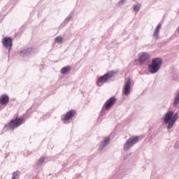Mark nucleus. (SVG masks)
Instances as JSON below:
<instances>
[{"label":"nucleus","mask_w":179,"mask_h":179,"mask_svg":"<svg viewBox=\"0 0 179 179\" xmlns=\"http://www.w3.org/2000/svg\"><path fill=\"white\" fill-rule=\"evenodd\" d=\"M178 119V113H174V112L171 110L165 113L164 122L165 124H167V127H166L167 130H170L171 129L173 128V127L176 124Z\"/></svg>","instance_id":"obj_1"},{"label":"nucleus","mask_w":179,"mask_h":179,"mask_svg":"<svg viewBox=\"0 0 179 179\" xmlns=\"http://www.w3.org/2000/svg\"><path fill=\"white\" fill-rule=\"evenodd\" d=\"M162 65V59L160 57L154 58L152 59L151 64L148 66L149 72L152 74H155L160 70L161 66Z\"/></svg>","instance_id":"obj_2"},{"label":"nucleus","mask_w":179,"mask_h":179,"mask_svg":"<svg viewBox=\"0 0 179 179\" xmlns=\"http://www.w3.org/2000/svg\"><path fill=\"white\" fill-rule=\"evenodd\" d=\"M138 141L139 137L138 136H134L127 140L126 143L123 145V151H129L131 148V147H133L134 145H135V144L138 143Z\"/></svg>","instance_id":"obj_3"},{"label":"nucleus","mask_w":179,"mask_h":179,"mask_svg":"<svg viewBox=\"0 0 179 179\" xmlns=\"http://www.w3.org/2000/svg\"><path fill=\"white\" fill-rule=\"evenodd\" d=\"M117 74L115 71H110L99 78L97 82L98 87H101L103 83H106L107 81L110 80L112 78H113Z\"/></svg>","instance_id":"obj_4"},{"label":"nucleus","mask_w":179,"mask_h":179,"mask_svg":"<svg viewBox=\"0 0 179 179\" xmlns=\"http://www.w3.org/2000/svg\"><path fill=\"white\" fill-rule=\"evenodd\" d=\"M23 122H24L23 118L13 120V121L10 122V124H9V127H10L11 129H14L18 127L19 126L22 125Z\"/></svg>","instance_id":"obj_5"},{"label":"nucleus","mask_w":179,"mask_h":179,"mask_svg":"<svg viewBox=\"0 0 179 179\" xmlns=\"http://www.w3.org/2000/svg\"><path fill=\"white\" fill-rule=\"evenodd\" d=\"M150 57V55L148 54L147 52H141L138 54V62L140 64H142L145 62Z\"/></svg>","instance_id":"obj_6"},{"label":"nucleus","mask_w":179,"mask_h":179,"mask_svg":"<svg viewBox=\"0 0 179 179\" xmlns=\"http://www.w3.org/2000/svg\"><path fill=\"white\" fill-rule=\"evenodd\" d=\"M130 85L131 81L130 79L128 78L126 80V83H124V87H123V94L125 96H128L130 93Z\"/></svg>","instance_id":"obj_7"},{"label":"nucleus","mask_w":179,"mask_h":179,"mask_svg":"<svg viewBox=\"0 0 179 179\" xmlns=\"http://www.w3.org/2000/svg\"><path fill=\"white\" fill-rule=\"evenodd\" d=\"M3 45L6 48H11L13 46V41L10 38L5 37L3 39Z\"/></svg>","instance_id":"obj_8"},{"label":"nucleus","mask_w":179,"mask_h":179,"mask_svg":"<svg viewBox=\"0 0 179 179\" xmlns=\"http://www.w3.org/2000/svg\"><path fill=\"white\" fill-rule=\"evenodd\" d=\"M116 101V99L113 96L109 100L107 101L105 103V108L106 109H109L115 104V101Z\"/></svg>","instance_id":"obj_9"},{"label":"nucleus","mask_w":179,"mask_h":179,"mask_svg":"<svg viewBox=\"0 0 179 179\" xmlns=\"http://www.w3.org/2000/svg\"><path fill=\"white\" fill-rule=\"evenodd\" d=\"M162 27L161 24H157V28H155V30H154L153 31V38L155 40H158L159 39V30H160Z\"/></svg>","instance_id":"obj_10"},{"label":"nucleus","mask_w":179,"mask_h":179,"mask_svg":"<svg viewBox=\"0 0 179 179\" xmlns=\"http://www.w3.org/2000/svg\"><path fill=\"white\" fill-rule=\"evenodd\" d=\"M76 115V110H71L66 113V115L64 117V121L69 120L72 118Z\"/></svg>","instance_id":"obj_11"},{"label":"nucleus","mask_w":179,"mask_h":179,"mask_svg":"<svg viewBox=\"0 0 179 179\" xmlns=\"http://www.w3.org/2000/svg\"><path fill=\"white\" fill-rule=\"evenodd\" d=\"M9 98L6 95H3L0 97V103L3 105H5L8 103Z\"/></svg>","instance_id":"obj_12"},{"label":"nucleus","mask_w":179,"mask_h":179,"mask_svg":"<svg viewBox=\"0 0 179 179\" xmlns=\"http://www.w3.org/2000/svg\"><path fill=\"white\" fill-rule=\"evenodd\" d=\"M109 143V138H106L105 141L101 142V145L99 146V150H103L105 147H106L107 144Z\"/></svg>","instance_id":"obj_13"},{"label":"nucleus","mask_w":179,"mask_h":179,"mask_svg":"<svg viewBox=\"0 0 179 179\" xmlns=\"http://www.w3.org/2000/svg\"><path fill=\"white\" fill-rule=\"evenodd\" d=\"M179 103V92L175 96L174 102L173 103V107H177Z\"/></svg>","instance_id":"obj_14"},{"label":"nucleus","mask_w":179,"mask_h":179,"mask_svg":"<svg viewBox=\"0 0 179 179\" xmlns=\"http://www.w3.org/2000/svg\"><path fill=\"white\" fill-rule=\"evenodd\" d=\"M29 52H30L29 49H25L24 50H21L20 55L21 57L27 56L28 55H29Z\"/></svg>","instance_id":"obj_15"},{"label":"nucleus","mask_w":179,"mask_h":179,"mask_svg":"<svg viewBox=\"0 0 179 179\" xmlns=\"http://www.w3.org/2000/svg\"><path fill=\"white\" fill-rule=\"evenodd\" d=\"M70 71H71V67L70 66H65V67L62 68L61 73L62 74H65V73H66L67 72H69Z\"/></svg>","instance_id":"obj_16"},{"label":"nucleus","mask_w":179,"mask_h":179,"mask_svg":"<svg viewBox=\"0 0 179 179\" xmlns=\"http://www.w3.org/2000/svg\"><path fill=\"white\" fill-rule=\"evenodd\" d=\"M141 7V4H140V3L134 5V10L136 12H138Z\"/></svg>","instance_id":"obj_17"},{"label":"nucleus","mask_w":179,"mask_h":179,"mask_svg":"<svg viewBox=\"0 0 179 179\" xmlns=\"http://www.w3.org/2000/svg\"><path fill=\"white\" fill-rule=\"evenodd\" d=\"M55 42L57 43H62V38L59 36V37H57V38H55Z\"/></svg>","instance_id":"obj_18"},{"label":"nucleus","mask_w":179,"mask_h":179,"mask_svg":"<svg viewBox=\"0 0 179 179\" xmlns=\"http://www.w3.org/2000/svg\"><path fill=\"white\" fill-rule=\"evenodd\" d=\"M44 162H45V158L41 157V159H40L39 161H38V165H41Z\"/></svg>","instance_id":"obj_19"},{"label":"nucleus","mask_w":179,"mask_h":179,"mask_svg":"<svg viewBox=\"0 0 179 179\" xmlns=\"http://www.w3.org/2000/svg\"><path fill=\"white\" fill-rule=\"evenodd\" d=\"M18 174H19L18 171L13 173V178L12 179H15L16 176H17Z\"/></svg>","instance_id":"obj_20"},{"label":"nucleus","mask_w":179,"mask_h":179,"mask_svg":"<svg viewBox=\"0 0 179 179\" xmlns=\"http://www.w3.org/2000/svg\"><path fill=\"white\" fill-rule=\"evenodd\" d=\"M124 0H121V2L124 3Z\"/></svg>","instance_id":"obj_21"},{"label":"nucleus","mask_w":179,"mask_h":179,"mask_svg":"<svg viewBox=\"0 0 179 179\" xmlns=\"http://www.w3.org/2000/svg\"><path fill=\"white\" fill-rule=\"evenodd\" d=\"M178 29H179V27H178Z\"/></svg>","instance_id":"obj_22"}]
</instances>
